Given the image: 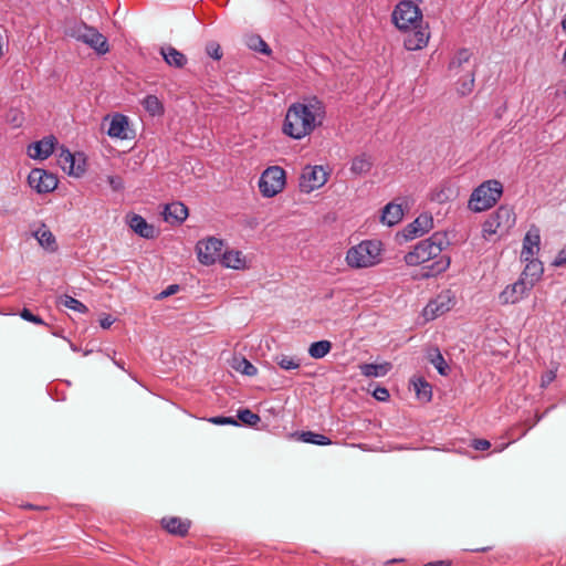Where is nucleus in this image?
Instances as JSON below:
<instances>
[{
	"mask_svg": "<svg viewBox=\"0 0 566 566\" xmlns=\"http://www.w3.org/2000/svg\"><path fill=\"white\" fill-rule=\"evenodd\" d=\"M449 245L447 233L437 231L428 239L419 241L413 250L405 255V262L410 266L421 265V277H434L450 266L451 259L443 253Z\"/></svg>",
	"mask_w": 566,
	"mask_h": 566,
	"instance_id": "f257e3e1",
	"label": "nucleus"
},
{
	"mask_svg": "<svg viewBox=\"0 0 566 566\" xmlns=\"http://www.w3.org/2000/svg\"><path fill=\"white\" fill-rule=\"evenodd\" d=\"M326 116V108L316 96L304 102L293 103L286 112L282 130L293 139H302L321 126Z\"/></svg>",
	"mask_w": 566,
	"mask_h": 566,
	"instance_id": "f03ea898",
	"label": "nucleus"
},
{
	"mask_svg": "<svg viewBox=\"0 0 566 566\" xmlns=\"http://www.w3.org/2000/svg\"><path fill=\"white\" fill-rule=\"evenodd\" d=\"M381 260V242L365 240L352 247L346 253V262L353 269H363L376 265Z\"/></svg>",
	"mask_w": 566,
	"mask_h": 566,
	"instance_id": "7ed1b4c3",
	"label": "nucleus"
},
{
	"mask_svg": "<svg viewBox=\"0 0 566 566\" xmlns=\"http://www.w3.org/2000/svg\"><path fill=\"white\" fill-rule=\"evenodd\" d=\"M502 193L503 186L499 180H486L472 191L468 207L473 212L485 211L499 201Z\"/></svg>",
	"mask_w": 566,
	"mask_h": 566,
	"instance_id": "20e7f679",
	"label": "nucleus"
},
{
	"mask_svg": "<svg viewBox=\"0 0 566 566\" xmlns=\"http://www.w3.org/2000/svg\"><path fill=\"white\" fill-rule=\"evenodd\" d=\"M67 34L75 40L85 43L99 55H104L109 51L106 36H104L96 28L90 27L84 22L74 23L70 27Z\"/></svg>",
	"mask_w": 566,
	"mask_h": 566,
	"instance_id": "39448f33",
	"label": "nucleus"
},
{
	"mask_svg": "<svg viewBox=\"0 0 566 566\" xmlns=\"http://www.w3.org/2000/svg\"><path fill=\"white\" fill-rule=\"evenodd\" d=\"M515 213L507 206H500L493 211L482 226L483 238L489 239L496 233H505L515 224Z\"/></svg>",
	"mask_w": 566,
	"mask_h": 566,
	"instance_id": "423d86ee",
	"label": "nucleus"
},
{
	"mask_svg": "<svg viewBox=\"0 0 566 566\" xmlns=\"http://www.w3.org/2000/svg\"><path fill=\"white\" fill-rule=\"evenodd\" d=\"M392 21L399 30L408 31L422 23V12L413 1L402 0L394 9Z\"/></svg>",
	"mask_w": 566,
	"mask_h": 566,
	"instance_id": "0eeeda50",
	"label": "nucleus"
},
{
	"mask_svg": "<svg viewBox=\"0 0 566 566\" xmlns=\"http://www.w3.org/2000/svg\"><path fill=\"white\" fill-rule=\"evenodd\" d=\"M285 171L280 166L268 167L259 179V189L263 197L272 198L284 189Z\"/></svg>",
	"mask_w": 566,
	"mask_h": 566,
	"instance_id": "6e6552de",
	"label": "nucleus"
},
{
	"mask_svg": "<svg viewBox=\"0 0 566 566\" xmlns=\"http://www.w3.org/2000/svg\"><path fill=\"white\" fill-rule=\"evenodd\" d=\"M223 247V241L214 237L198 241L196 251L199 262L205 265H211L220 261Z\"/></svg>",
	"mask_w": 566,
	"mask_h": 566,
	"instance_id": "1a4fd4ad",
	"label": "nucleus"
},
{
	"mask_svg": "<svg viewBox=\"0 0 566 566\" xmlns=\"http://www.w3.org/2000/svg\"><path fill=\"white\" fill-rule=\"evenodd\" d=\"M328 174L323 166H306L301 176L298 186L302 192L310 193L327 182Z\"/></svg>",
	"mask_w": 566,
	"mask_h": 566,
	"instance_id": "9d476101",
	"label": "nucleus"
},
{
	"mask_svg": "<svg viewBox=\"0 0 566 566\" xmlns=\"http://www.w3.org/2000/svg\"><path fill=\"white\" fill-rule=\"evenodd\" d=\"M29 186L39 195L52 192L56 189V176L43 168H33L28 176Z\"/></svg>",
	"mask_w": 566,
	"mask_h": 566,
	"instance_id": "9b49d317",
	"label": "nucleus"
},
{
	"mask_svg": "<svg viewBox=\"0 0 566 566\" xmlns=\"http://www.w3.org/2000/svg\"><path fill=\"white\" fill-rule=\"evenodd\" d=\"M532 290V283H527V281H523L520 277L513 284L506 285L500 293L499 301L502 305L516 304L526 297Z\"/></svg>",
	"mask_w": 566,
	"mask_h": 566,
	"instance_id": "f8f14e48",
	"label": "nucleus"
},
{
	"mask_svg": "<svg viewBox=\"0 0 566 566\" xmlns=\"http://www.w3.org/2000/svg\"><path fill=\"white\" fill-rule=\"evenodd\" d=\"M454 305V296L451 291L440 293L436 298L431 300L424 307V316L427 319H434L436 317L447 313Z\"/></svg>",
	"mask_w": 566,
	"mask_h": 566,
	"instance_id": "ddd939ff",
	"label": "nucleus"
},
{
	"mask_svg": "<svg viewBox=\"0 0 566 566\" xmlns=\"http://www.w3.org/2000/svg\"><path fill=\"white\" fill-rule=\"evenodd\" d=\"M432 228L433 218L430 213L424 212L407 224L401 231V234L405 240H413L429 232Z\"/></svg>",
	"mask_w": 566,
	"mask_h": 566,
	"instance_id": "4468645a",
	"label": "nucleus"
},
{
	"mask_svg": "<svg viewBox=\"0 0 566 566\" xmlns=\"http://www.w3.org/2000/svg\"><path fill=\"white\" fill-rule=\"evenodd\" d=\"M56 144V137L49 135L38 142L31 143L28 146L27 154L32 159L45 160L54 153Z\"/></svg>",
	"mask_w": 566,
	"mask_h": 566,
	"instance_id": "2eb2a0df",
	"label": "nucleus"
},
{
	"mask_svg": "<svg viewBox=\"0 0 566 566\" xmlns=\"http://www.w3.org/2000/svg\"><path fill=\"white\" fill-rule=\"evenodd\" d=\"M405 32L403 46L407 51H417L427 46L430 38L427 27L422 28L421 24H417Z\"/></svg>",
	"mask_w": 566,
	"mask_h": 566,
	"instance_id": "dca6fc26",
	"label": "nucleus"
},
{
	"mask_svg": "<svg viewBox=\"0 0 566 566\" xmlns=\"http://www.w3.org/2000/svg\"><path fill=\"white\" fill-rule=\"evenodd\" d=\"M541 235L536 227H532L523 239V249L521 253L522 260L535 256L539 251Z\"/></svg>",
	"mask_w": 566,
	"mask_h": 566,
	"instance_id": "f3484780",
	"label": "nucleus"
},
{
	"mask_svg": "<svg viewBox=\"0 0 566 566\" xmlns=\"http://www.w3.org/2000/svg\"><path fill=\"white\" fill-rule=\"evenodd\" d=\"M57 164L64 172L76 177L81 176L85 171L82 165H75V155L64 146L61 147Z\"/></svg>",
	"mask_w": 566,
	"mask_h": 566,
	"instance_id": "a211bd4d",
	"label": "nucleus"
},
{
	"mask_svg": "<svg viewBox=\"0 0 566 566\" xmlns=\"http://www.w3.org/2000/svg\"><path fill=\"white\" fill-rule=\"evenodd\" d=\"M130 229L144 239H154L156 237L155 227L146 221L140 214L133 213L127 216Z\"/></svg>",
	"mask_w": 566,
	"mask_h": 566,
	"instance_id": "6ab92c4d",
	"label": "nucleus"
},
{
	"mask_svg": "<svg viewBox=\"0 0 566 566\" xmlns=\"http://www.w3.org/2000/svg\"><path fill=\"white\" fill-rule=\"evenodd\" d=\"M526 265L521 273V279L523 281H527V283H532V286L534 287L535 284L541 280L544 266L543 263L536 259L535 256L528 258V260H523Z\"/></svg>",
	"mask_w": 566,
	"mask_h": 566,
	"instance_id": "aec40b11",
	"label": "nucleus"
},
{
	"mask_svg": "<svg viewBox=\"0 0 566 566\" xmlns=\"http://www.w3.org/2000/svg\"><path fill=\"white\" fill-rule=\"evenodd\" d=\"M160 523L163 528L166 530L169 534L180 537H184L188 534L191 525L189 520H182L177 516L163 517Z\"/></svg>",
	"mask_w": 566,
	"mask_h": 566,
	"instance_id": "412c9836",
	"label": "nucleus"
},
{
	"mask_svg": "<svg viewBox=\"0 0 566 566\" xmlns=\"http://www.w3.org/2000/svg\"><path fill=\"white\" fill-rule=\"evenodd\" d=\"M188 217V208L180 201L166 205L164 219L167 222L180 224Z\"/></svg>",
	"mask_w": 566,
	"mask_h": 566,
	"instance_id": "4be33fe9",
	"label": "nucleus"
},
{
	"mask_svg": "<svg viewBox=\"0 0 566 566\" xmlns=\"http://www.w3.org/2000/svg\"><path fill=\"white\" fill-rule=\"evenodd\" d=\"M128 117L123 114H115L112 117L107 135L112 138L127 139Z\"/></svg>",
	"mask_w": 566,
	"mask_h": 566,
	"instance_id": "5701e85b",
	"label": "nucleus"
},
{
	"mask_svg": "<svg viewBox=\"0 0 566 566\" xmlns=\"http://www.w3.org/2000/svg\"><path fill=\"white\" fill-rule=\"evenodd\" d=\"M33 237L38 240L39 244L49 252H55L59 248L54 234L44 223L33 232Z\"/></svg>",
	"mask_w": 566,
	"mask_h": 566,
	"instance_id": "b1692460",
	"label": "nucleus"
},
{
	"mask_svg": "<svg viewBox=\"0 0 566 566\" xmlns=\"http://www.w3.org/2000/svg\"><path fill=\"white\" fill-rule=\"evenodd\" d=\"M160 54L163 55L164 61L169 66H172L176 69H182L188 62L187 56L182 52L178 51L177 49H175L174 46H170V45L166 46V48H161Z\"/></svg>",
	"mask_w": 566,
	"mask_h": 566,
	"instance_id": "393cba45",
	"label": "nucleus"
},
{
	"mask_svg": "<svg viewBox=\"0 0 566 566\" xmlns=\"http://www.w3.org/2000/svg\"><path fill=\"white\" fill-rule=\"evenodd\" d=\"M373 165L374 163L371 157L368 154L363 153L352 159L349 170L355 176H361L368 174L373 168Z\"/></svg>",
	"mask_w": 566,
	"mask_h": 566,
	"instance_id": "a878e982",
	"label": "nucleus"
},
{
	"mask_svg": "<svg viewBox=\"0 0 566 566\" xmlns=\"http://www.w3.org/2000/svg\"><path fill=\"white\" fill-rule=\"evenodd\" d=\"M402 217L403 210L401 205L390 202L386 205L385 208L382 209L381 222L389 227H392L400 222Z\"/></svg>",
	"mask_w": 566,
	"mask_h": 566,
	"instance_id": "bb28decb",
	"label": "nucleus"
},
{
	"mask_svg": "<svg viewBox=\"0 0 566 566\" xmlns=\"http://www.w3.org/2000/svg\"><path fill=\"white\" fill-rule=\"evenodd\" d=\"M391 369L390 363H384V364H361L359 365V370L363 376L365 377H384L386 376L389 370Z\"/></svg>",
	"mask_w": 566,
	"mask_h": 566,
	"instance_id": "cd10ccee",
	"label": "nucleus"
},
{
	"mask_svg": "<svg viewBox=\"0 0 566 566\" xmlns=\"http://www.w3.org/2000/svg\"><path fill=\"white\" fill-rule=\"evenodd\" d=\"M220 262L223 266L240 270L245 266V260L240 251H224L221 255Z\"/></svg>",
	"mask_w": 566,
	"mask_h": 566,
	"instance_id": "c85d7f7f",
	"label": "nucleus"
},
{
	"mask_svg": "<svg viewBox=\"0 0 566 566\" xmlns=\"http://www.w3.org/2000/svg\"><path fill=\"white\" fill-rule=\"evenodd\" d=\"M428 357L441 376H447L449 374L450 367L438 347L431 348L428 353Z\"/></svg>",
	"mask_w": 566,
	"mask_h": 566,
	"instance_id": "c756f323",
	"label": "nucleus"
},
{
	"mask_svg": "<svg viewBox=\"0 0 566 566\" xmlns=\"http://www.w3.org/2000/svg\"><path fill=\"white\" fill-rule=\"evenodd\" d=\"M412 385L416 390L417 397L426 401H430L432 398V387L422 377L412 379Z\"/></svg>",
	"mask_w": 566,
	"mask_h": 566,
	"instance_id": "7c9ffc66",
	"label": "nucleus"
},
{
	"mask_svg": "<svg viewBox=\"0 0 566 566\" xmlns=\"http://www.w3.org/2000/svg\"><path fill=\"white\" fill-rule=\"evenodd\" d=\"M142 105L144 106L146 112H148L153 116L161 115L164 114L165 111L164 105L159 101V98L156 95L151 94H148L143 98Z\"/></svg>",
	"mask_w": 566,
	"mask_h": 566,
	"instance_id": "2f4dec72",
	"label": "nucleus"
},
{
	"mask_svg": "<svg viewBox=\"0 0 566 566\" xmlns=\"http://www.w3.org/2000/svg\"><path fill=\"white\" fill-rule=\"evenodd\" d=\"M332 349V343L329 340L323 339L318 342H314L310 345L308 355L312 358L321 359L325 357Z\"/></svg>",
	"mask_w": 566,
	"mask_h": 566,
	"instance_id": "473e14b6",
	"label": "nucleus"
},
{
	"mask_svg": "<svg viewBox=\"0 0 566 566\" xmlns=\"http://www.w3.org/2000/svg\"><path fill=\"white\" fill-rule=\"evenodd\" d=\"M57 304L78 313H87V306L77 298L64 294L57 298Z\"/></svg>",
	"mask_w": 566,
	"mask_h": 566,
	"instance_id": "72a5a7b5",
	"label": "nucleus"
},
{
	"mask_svg": "<svg viewBox=\"0 0 566 566\" xmlns=\"http://www.w3.org/2000/svg\"><path fill=\"white\" fill-rule=\"evenodd\" d=\"M247 45L249 49L262 53L264 55H270L272 52L268 43L258 34H252L248 36Z\"/></svg>",
	"mask_w": 566,
	"mask_h": 566,
	"instance_id": "f704fd0d",
	"label": "nucleus"
},
{
	"mask_svg": "<svg viewBox=\"0 0 566 566\" xmlns=\"http://www.w3.org/2000/svg\"><path fill=\"white\" fill-rule=\"evenodd\" d=\"M472 56V53L469 49L462 48L457 51L455 55L449 62L450 71H459L464 63H468Z\"/></svg>",
	"mask_w": 566,
	"mask_h": 566,
	"instance_id": "c9c22d12",
	"label": "nucleus"
},
{
	"mask_svg": "<svg viewBox=\"0 0 566 566\" xmlns=\"http://www.w3.org/2000/svg\"><path fill=\"white\" fill-rule=\"evenodd\" d=\"M300 439L305 443L316 444V446H329L332 444V440L321 433H316L313 431H303L300 436Z\"/></svg>",
	"mask_w": 566,
	"mask_h": 566,
	"instance_id": "e433bc0d",
	"label": "nucleus"
},
{
	"mask_svg": "<svg viewBox=\"0 0 566 566\" xmlns=\"http://www.w3.org/2000/svg\"><path fill=\"white\" fill-rule=\"evenodd\" d=\"M6 120L12 128H20L25 122L24 113L18 107H10Z\"/></svg>",
	"mask_w": 566,
	"mask_h": 566,
	"instance_id": "4c0bfd02",
	"label": "nucleus"
},
{
	"mask_svg": "<svg viewBox=\"0 0 566 566\" xmlns=\"http://www.w3.org/2000/svg\"><path fill=\"white\" fill-rule=\"evenodd\" d=\"M475 71L472 70L464 78L458 83L457 91L461 96L469 95L474 88Z\"/></svg>",
	"mask_w": 566,
	"mask_h": 566,
	"instance_id": "58836bf2",
	"label": "nucleus"
},
{
	"mask_svg": "<svg viewBox=\"0 0 566 566\" xmlns=\"http://www.w3.org/2000/svg\"><path fill=\"white\" fill-rule=\"evenodd\" d=\"M234 368L241 374L250 377L255 376L258 374V368L244 357L235 360Z\"/></svg>",
	"mask_w": 566,
	"mask_h": 566,
	"instance_id": "ea45409f",
	"label": "nucleus"
},
{
	"mask_svg": "<svg viewBox=\"0 0 566 566\" xmlns=\"http://www.w3.org/2000/svg\"><path fill=\"white\" fill-rule=\"evenodd\" d=\"M237 417L241 422H243L244 424H248L250 427H254L261 421L260 416L254 413L250 409L238 410Z\"/></svg>",
	"mask_w": 566,
	"mask_h": 566,
	"instance_id": "a19ab883",
	"label": "nucleus"
},
{
	"mask_svg": "<svg viewBox=\"0 0 566 566\" xmlns=\"http://www.w3.org/2000/svg\"><path fill=\"white\" fill-rule=\"evenodd\" d=\"M274 360L284 370L297 369L301 365L298 359L287 355H279Z\"/></svg>",
	"mask_w": 566,
	"mask_h": 566,
	"instance_id": "79ce46f5",
	"label": "nucleus"
},
{
	"mask_svg": "<svg viewBox=\"0 0 566 566\" xmlns=\"http://www.w3.org/2000/svg\"><path fill=\"white\" fill-rule=\"evenodd\" d=\"M20 317L27 322L33 323L35 325H43L45 326L46 323L39 316L33 314L29 308L24 307L20 312Z\"/></svg>",
	"mask_w": 566,
	"mask_h": 566,
	"instance_id": "37998d69",
	"label": "nucleus"
},
{
	"mask_svg": "<svg viewBox=\"0 0 566 566\" xmlns=\"http://www.w3.org/2000/svg\"><path fill=\"white\" fill-rule=\"evenodd\" d=\"M207 54L216 61L222 57V51L217 42H209L206 46Z\"/></svg>",
	"mask_w": 566,
	"mask_h": 566,
	"instance_id": "c03bdc74",
	"label": "nucleus"
},
{
	"mask_svg": "<svg viewBox=\"0 0 566 566\" xmlns=\"http://www.w3.org/2000/svg\"><path fill=\"white\" fill-rule=\"evenodd\" d=\"M209 422H211L213 424H218V426H223V424L239 426L238 420L233 417L216 416V417L209 418Z\"/></svg>",
	"mask_w": 566,
	"mask_h": 566,
	"instance_id": "a18cd8bd",
	"label": "nucleus"
},
{
	"mask_svg": "<svg viewBox=\"0 0 566 566\" xmlns=\"http://www.w3.org/2000/svg\"><path fill=\"white\" fill-rule=\"evenodd\" d=\"M557 367L552 368L544 373L541 377V387L547 388L556 378Z\"/></svg>",
	"mask_w": 566,
	"mask_h": 566,
	"instance_id": "49530a36",
	"label": "nucleus"
},
{
	"mask_svg": "<svg viewBox=\"0 0 566 566\" xmlns=\"http://www.w3.org/2000/svg\"><path fill=\"white\" fill-rule=\"evenodd\" d=\"M373 397L378 401H387L390 397V394L387 388L378 386L373 391Z\"/></svg>",
	"mask_w": 566,
	"mask_h": 566,
	"instance_id": "de8ad7c7",
	"label": "nucleus"
},
{
	"mask_svg": "<svg viewBox=\"0 0 566 566\" xmlns=\"http://www.w3.org/2000/svg\"><path fill=\"white\" fill-rule=\"evenodd\" d=\"M471 447L478 451H485L491 447V443L486 439H473Z\"/></svg>",
	"mask_w": 566,
	"mask_h": 566,
	"instance_id": "09e8293b",
	"label": "nucleus"
},
{
	"mask_svg": "<svg viewBox=\"0 0 566 566\" xmlns=\"http://www.w3.org/2000/svg\"><path fill=\"white\" fill-rule=\"evenodd\" d=\"M180 290V286L178 284H171L169 286H167V289H165L164 291H161L157 298L158 300H163V298H166L170 295H174L176 294L178 291Z\"/></svg>",
	"mask_w": 566,
	"mask_h": 566,
	"instance_id": "8fccbe9b",
	"label": "nucleus"
},
{
	"mask_svg": "<svg viewBox=\"0 0 566 566\" xmlns=\"http://www.w3.org/2000/svg\"><path fill=\"white\" fill-rule=\"evenodd\" d=\"M553 265L555 266H563L566 265V245L558 252L557 256L555 258Z\"/></svg>",
	"mask_w": 566,
	"mask_h": 566,
	"instance_id": "3c124183",
	"label": "nucleus"
},
{
	"mask_svg": "<svg viewBox=\"0 0 566 566\" xmlns=\"http://www.w3.org/2000/svg\"><path fill=\"white\" fill-rule=\"evenodd\" d=\"M114 322L115 318L112 315L105 314L103 317L99 318V326L103 329H107L114 324Z\"/></svg>",
	"mask_w": 566,
	"mask_h": 566,
	"instance_id": "603ef678",
	"label": "nucleus"
},
{
	"mask_svg": "<svg viewBox=\"0 0 566 566\" xmlns=\"http://www.w3.org/2000/svg\"><path fill=\"white\" fill-rule=\"evenodd\" d=\"M108 184L111 185V187L114 189V190H119L123 188V181L119 177L117 176H109L108 177Z\"/></svg>",
	"mask_w": 566,
	"mask_h": 566,
	"instance_id": "864d4df0",
	"label": "nucleus"
},
{
	"mask_svg": "<svg viewBox=\"0 0 566 566\" xmlns=\"http://www.w3.org/2000/svg\"><path fill=\"white\" fill-rule=\"evenodd\" d=\"M423 566H450V563L446 562V560H437V562L428 563Z\"/></svg>",
	"mask_w": 566,
	"mask_h": 566,
	"instance_id": "5fc2aeb1",
	"label": "nucleus"
},
{
	"mask_svg": "<svg viewBox=\"0 0 566 566\" xmlns=\"http://www.w3.org/2000/svg\"><path fill=\"white\" fill-rule=\"evenodd\" d=\"M492 547H473V548H467L469 552H489Z\"/></svg>",
	"mask_w": 566,
	"mask_h": 566,
	"instance_id": "6e6d98bb",
	"label": "nucleus"
},
{
	"mask_svg": "<svg viewBox=\"0 0 566 566\" xmlns=\"http://www.w3.org/2000/svg\"><path fill=\"white\" fill-rule=\"evenodd\" d=\"M510 443H511V442H507V443L501 444V447H499V448L496 449V451H497V452L503 451V450H504V449H505Z\"/></svg>",
	"mask_w": 566,
	"mask_h": 566,
	"instance_id": "4d7b16f0",
	"label": "nucleus"
},
{
	"mask_svg": "<svg viewBox=\"0 0 566 566\" xmlns=\"http://www.w3.org/2000/svg\"><path fill=\"white\" fill-rule=\"evenodd\" d=\"M562 28L566 32V15L562 20Z\"/></svg>",
	"mask_w": 566,
	"mask_h": 566,
	"instance_id": "13d9d810",
	"label": "nucleus"
},
{
	"mask_svg": "<svg viewBox=\"0 0 566 566\" xmlns=\"http://www.w3.org/2000/svg\"><path fill=\"white\" fill-rule=\"evenodd\" d=\"M564 59L566 60V49H565V53H564Z\"/></svg>",
	"mask_w": 566,
	"mask_h": 566,
	"instance_id": "bf43d9fd",
	"label": "nucleus"
}]
</instances>
